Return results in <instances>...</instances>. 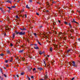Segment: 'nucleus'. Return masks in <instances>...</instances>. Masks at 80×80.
Masks as SVG:
<instances>
[{
  "instance_id": "obj_61",
  "label": "nucleus",
  "mask_w": 80,
  "mask_h": 80,
  "mask_svg": "<svg viewBox=\"0 0 80 80\" xmlns=\"http://www.w3.org/2000/svg\"><path fill=\"white\" fill-rule=\"evenodd\" d=\"M77 11H78V12H79V13H80V11H78V10H77Z\"/></svg>"
},
{
  "instance_id": "obj_28",
  "label": "nucleus",
  "mask_w": 80,
  "mask_h": 80,
  "mask_svg": "<svg viewBox=\"0 0 80 80\" xmlns=\"http://www.w3.org/2000/svg\"><path fill=\"white\" fill-rule=\"evenodd\" d=\"M52 3H56V2L55 1H52Z\"/></svg>"
},
{
  "instance_id": "obj_21",
  "label": "nucleus",
  "mask_w": 80,
  "mask_h": 80,
  "mask_svg": "<svg viewBox=\"0 0 80 80\" xmlns=\"http://www.w3.org/2000/svg\"><path fill=\"white\" fill-rule=\"evenodd\" d=\"M46 13H48V14H49V13H50V12H49V11L48 10H47L46 11Z\"/></svg>"
},
{
  "instance_id": "obj_8",
  "label": "nucleus",
  "mask_w": 80,
  "mask_h": 80,
  "mask_svg": "<svg viewBox=\"0 0 80 80\" xmlns=\"http://www.w3.org/2000/svg\"><path fill=\"white\" fill-rule=\"evenodd\" d=\"M71 51H72L71 49H69V50H68L67 52V53H68L69 52H71Z\"/></svg>"
},
{
  "instance_id": "obj_25",
  "label": "nucleus",
  "mask_w": 80,
  "mask_h": 80,
  "mask_svg": "<svg viewBox=\"0 0 80 80\" xmlns=\"http://www.w3.org/2000/svg\"><path fill=\"white\" fill-rule=\"evenodd\" d=\"M54 49H55V50H56H56L57 51V50L58 49V48H55Z\"/></svg>"
},
{
  "instance_id": "obj_47",
  "label": "nucleus",
  "mask_w": 80,
  "mask_h": 80,
  "mask_svg": "<svg viewBox=\"0 0 80 80\" xmlns=\"http://www.w3.org/2000/svg\"><path fill=\"white\" fill-rule=\"evenodd\" d=\"M12 8H15L16 6H12Z\"/></svg>"
},
{
  "instance_id": "obj_31",
  "label": "nucleus",
  "mask_w": 80,
  "mask_h": 80,
  "mask_svg": "<svg viewBox=\"0 0 80 80\" xmlns=\"http://www.w3.org/2000/svg\"><path fill=\"white\" fill-rule=\"evenodd\" d=\"M16 18H18V16L17 15L16 16Z\"/></svg>"
},
{
  "instance_id": "obj_34",
  "label": "nucleus",
  "mask_w": 80,
  "mask_h": 80,
  "mask_svg": "<svg viewBox=\"0 0 80 80\" xmlns=\"http://www.w3.org/2000/svg\"><path fill=\"white\" fill-rule=\"evenodd\" d=\"M36 70V69L35 68H34L32 69L33 71H34V70Z\"/></svg>"
},
{
  "instance_id": "obj_3",
  "label": "nucleus",
  "mask_w": 80,
  "mask_h": 80,
  "mask_svg": "<svg viewBox=\"0 0 80 80\" xmlns=\"http://www.w3.org/2000/svg\"><path fill=\"white\" fill-rule=\"evenodd\" d=\"M25 34V32H20L19 35H24Z\"/></svg>"
},
{
  "instance_id": "obj_13",
  "label": "nucleus",
  "mask_w": 80,
  "mask_h": 80,
  "mask_svg": "<svg viewBox=\"0 0 80 80\" xmlns=\"http://www.w3.org/2000/svg\"><path fill=\"white\" fill-rule=\"evenodd\" d=\"M15 33H13L12 34V36H13V38H15Z\"/></svg>"
},
{
  "instance_id": "obj_52",
  "label": "nucleus",
  "mask_w": 80,
  "mask_h": 80,
  "mask_svg": "<svg viewBox=\"0 0 80 80\" xmlns=\"http://www.w3.org/2000/svg\"><path fill=\"white\" fill-rule=\"evenodd\" d=\"M8 13H10V10H8Z\"/></svg>"
},
{
  "instance_id": "obj_2",
  "label": "nucleus",
  "mask_w": 80,
  "mask_h": 80,
  "mask_svg": "<svg viewBox=\"0 0 80 80\" xmlns=\"http://www.w3.org/2000/svg\"><path fill=\"white\" fill-rule=\"evenodd\" d=\"M45 76L44 77V79H41L40 80H46V79H47V78H48V76H47V72H46L45 73Z\"/></svg>"
},
{
  "instance_id": "obj_46",
  "label": "nucleus",
  "mask_w": 80,
  "mask_h": 80,
  "mask_svg": "<svg viewBox=\"0 0 80 80\" xmlns=\"http://www.w3.org/2000/svg\"><path fill=\"white\" fill-rule=\"evenodd\" d=\"M29 2H32V0H29Z\"/></svg>"
},
{
  "instance_id": "obj_18",
  "label": "nucleus",
  "mask_w": 80,
  "mask_h": 80,
  "mask_svg": "<svg viewBox=\"0 0 80 80\" xmlns=\"http://www.w3.org/2000/svg\"><path fill=\"white\" fill-rule=\"evenodd\" d=\"M44 64L45 65V67H47V65H46V63H45V61H44Z\"/></svg>"
},
{
  "instance_id": "obj_62",
  "label": "nucleus",
  "mask_w": 80,
  "mask_h": 80,
  "mask_svg": "<svg viewBox=\"0 0 80 80\" xmlns=\"http://www.w3.org/2000/svg\"><path fill=\"white\" fill-rule=\"evenodd\" d=\"M21 11L22 12H24V10L22 9V11Z\"/></svg>"
},
{
  "instance_id": "obj_36",
  "label": "nucleus",
  "mask_w": 80,
  "mask_h": 80,
  "mask_svg": "<svg viewBox=\"0 0 80 80\" xmlns=\"http://www.w3.org/2000/svg\"><path fill=\"white\" fill-rule=\"evenodd\" d=\"M34 36L37 35V34H36V33H34Z\"/></svg>"
},
{
  "instance_id": "obj_55",
  "label": "nucleus",
  "mask_w": 80,
  "mask_h": 80,
  "mask_svg": "<svg viewBox=\"0 0 80 80\" xmlns=\"http://www.w3.org/2000/svg\"><path fill=\"white\" fill-rule=\"evenodd\" d=\"M31 78H32V79L33 78V76H31Z\"/></svg>"
},
{
  "instance_id": "obj_60",
  "label": "nucleus",
  "mask_w": 80,
  "mask_h": 80,
  "mask_svg": "<svg viewBox=\"0 0 80 80\" xmlns=\"http://www.w3.org/2000/svg\"><path fill=\"white\" fill-rule=\"evenodd\" d=\"M6 66L7 67H8V65L7 64L6 65Z\"/></svg>"
},
{
  "instance_id": "obj_33",
  "label": "nucleus",
  "mask_w": 80,
  "mask_h": 80,
  "mask_svg": "<svg viewBox=\"0 0 80 80\" xmlns=\"http://www.w3.org/2000/svg\"><path fill=\"white\" fill-rule=\"evenodd\" d=\"M71 32H73V30L72 29L70 31Z\"/></svg>"
},
{
  "instance_id": "obj_49",
  "label": "nucleus",
  "mask_w": 80,
  "mask_h": 80,
  "mask_svg": "<svg viewBox=\"0 0 80 80\" xmlns=\"http://www.w3.org/2000/svg\"><path fill=\"white\" fill-rule=\"evenodd\" d=\"M10 46H11V47H12V46H13V44H11Z\"/></svg>"
},
{
  "instance_id": "obj_29",
  "label": "nucleus",
  "mask_w": 80,
  "mask_h": 80,
  "mask_svg": "<svg viewBox=\"0 0 80 80\" xmlns=\"http://www.w3.org/2000/svg\"><path fill=\"white\" fill-rule=\"evenodd\" d=\"M54 34H57V32H56V31H54Z\"/></svg>"
},
{
  "instance_id": "obj_50",
  "label": "nucleus",
  "mask_w": 80,
  "mask_h": 80,
  "mask_svg": "<svg viewBox=\"0 0 80 80\" xmlns=\"http://www.w3.org/2000/svg\"><path fill=\"white\" fill-rule=\"evenodd\" d=\"M16 77H17L18 78L19 76H18V75L17 74L16 75Z\"/></svg>"
},
{
  "instance_id": "obj_23",
  "label": "nucleus",
  "mask_w": 80,
  "mask_h": 80,
  "mask_svg": "<svg viewBox=\"0 0 80 80\" xmlns=\"http://www.w3.org/2000/svg\"><path fill=\"white\" fill-rule=\"evenodd\" d=\"M64 24H65L66 25H67L68 24V22H65Z\"/></svg>"
},
{
  "instance_id": "obj_48",
  "label": "nucleus",
  "mask_w": 80,
  "mask_h": 80,
  "mask_svg": "<svg viewBox=\"0 0 80 80\" xmlns=\"http://www.w3.org/2000/svg\"><path fill=\"white\" fill-rule=\"evenodd\" d=\"M12 60L13 59L11 58V60H10V62H12Z\"/></svg>"
},
{
  "instance_id": "obj_45",
  "label": "nucleus",
  "mask_w": 80,
  "mask_h": 80,
  "mask_svg": "<svg viewBox=\"0 0 80 80\" xmlns=\"http://www.w3.org/2000/svg\"><path fill=\"white\" fill-rule=\"evenodd\" d=\"M2 13H3V14H5V12L3 11L2 12Z\"/></svg>"
},
{
  "instance_id": "obj_30",
  "label": "nucleus",
  "mask_w": 80,
  "mask_h": 80,
  "mask_svg": "<svg viewBox=\"0 0 80 80\" xmlns=\"http://www.w3.org/2000/svg\"><path fill=\"white\" fill-rule=\"evenodd\" d=\"M47 5H48V7H50V4H49V3H48V2L47 3Z\"/></svg>"
},
{
  "instance_id": "obj_22",
  "label": "nucleus",
  "mask_w": 80,
  "mask_h": 80,
  "mask_svg": "<svg viewBox=\"0 0 80 80\" xmlns=\"http://www.w3.org/2000/svg\"><path fill=\"white\" fill-rule=\"evenodd\" d=\"M26 8H28V9H29V8H30V7H28V5H26Z\"/></svg>"
},
{
  "instance_id": "obj_38",
  "label": "nucleus",
  "mask_w": 80,
  "mask_h": 80,
  "mask_svg": "<svg viewBox=\"0 0 80 80\" xmlns=\"http://www.w3.org/2000/svg\"><path fill=\"white\" fill-rule=\"evenodd\" d=\"M67 8V6H64V8Z\"/></svg>"
},
{
  "instance_id": "obj_1",
  "label": "nucleus",
  "mask_w": 80,
  "mask_h": 80,
  "mask_svg": "<svg viewBox=\"0 0 80 80\" xmlns=\"http://www.w3.org/2000/svg\"><path fill=\"white\" fill-rule=\"evenodd\" d=\"M62 33L60 32L58 35V37H60L61 38H63V40H67V37L66 36L63 37V36H62Z\"/></svg>"
},
{
  "instance_id": "obj_10",
  "label": "nucleus",
  "mask_w": 80,
  "mask_h": 80,
  "mask_svg": "<svg viewBox=\"0 0 80 80\" xmlns=\"http://www.w3.org/2000/svg\"><path fill=\"white\" fill-rule=\"evenodd\" d=\"M75 19H73V21H72V22H74V23H77V24H78V23L77 22H76V21H75Z\"/></svg>"
},
{
  "instance_id": "obj_41",
  "label": "nucleus",
  "mask_w": 80,
  "mask_h": 80,
  "mask_svg": "<svg viewBox=\"0 0 80 80\" xmlns=\"http://www.w3.org/2000/svg\"><path fill=\"white\" fill-rule=\"evenodd\" d=\"M4 76L5 77H7V76L5 74H4Z\"/></svg>"
},
{
  "instance_id": "obj_15",
  "label": "nucleus",
  "mask_w": 80,
  "mask_h": 80,
  "mask_svg": "<svg viewBox=\"0 0 80 80\" xmlns=\"http://www.w3.org/2000/svg\"><path fill=\"white\" fill-rule=\"evenodd\" d=\"M15 32H16V34H17V35L18 34H19V35H20V32H17V31H15Z\"/></svg>"
},
{
  "instance_id": "obj_39",
  "label": "nucleus",
  "mask_w": 80,
  "mask_h": 80,
  "mask_svg": "<svg viewBox=\"0 0 80 80\" xmlns=\"http://www.w3.org/2000/svg\"><path fill=\"white\" fill-rule=\"evenodd\" d=\"M22 59L23 60V61H24L25 60V58H22Z\"/></svg>"
},
{
  "instance_id": "obj_17",
  "label": "nucleus",
  "mask_w": 80,
  "mask_h": 80,
  "mask_svg": "<svg viewBox=\"0 0 80 80\" xmlns=\"http://www.w3.org/2000/svg\"><path fill=\"white\" fill-rule=\"evenodd\" d=\"M24 74H25V73L23 72H22L21 73V75H24Z\"/></svg>"
},
{
  "instance_id": "obj_24",
  "label": "nucleus",
  "mask_w": 80,
  "mask_h": 80,
  "mask_svg": "<svg viewBox=\"0 0 80 80\" xmlns=\"http://www.w3.org/2000/svg\"><path fill=\"white\" fill-rule=\"evenodd\" d=\"M54 47H55V48H58V47H57V45H55Z\"/></svg>"
},
{
  "instance_id": "obj_7",
  "label": "nucleus",
  "mask_w": 80,
  "mask_h": 80,
  "mask_svg": "<svg viewBox=\"0 0 80 80\" xmlns=\"http://www.w3.org/2000/svg\"><path fill=\"white\" fill-rule=\"evenodd\" d=\"M39 53L40 55H42V54H43V53H44V52H42L41 51H39Z\"/></svg>"
},
{
  "instance_id": "obj_54",
  "label": "nucleus",
  "mask_w": 80,
  "mask_h": 80,
  "mask_svg": "<svg viewBox=\"0 0 80 80\" xmlns=\"http://www.w3.org/2000/svg\"><path fill=\"white\" fill-rule=\"evenodd\" d=\"M28 78L29 80H30V78L28 77Z\"/></svg>"
},
{
  "instance_id": "obj_5",
  "label": "nucleus",
  "mask_w": 80,
  "mask_h": 80,
  "mask_svg": "<svg viewBox=\"0 0 80 80\" xmlns=\"http://www.w3.org/2000/svg\"><path fill=\"white\" fill-rule=\"evenodd\" d=\"M6 52L8 54H10V55H11V53L10 52V50H9V49L7 50Z\"/></svg>"
},
{
  "instance_id": "obj_51",
  "label": "nucleus",
  "mask_w": 80,
  "mask_h": 80,
  "mask_svg": "<svg viewBox=\"0 0 80 80\" xmlns=\"http://www.w3.org/2000/svg\"><path fill=\"white\" fill-rule=\"evenodd\" d=\"M58 22L59 23H60L61 22V21H60V20H58Z\"/></svg>"
},
{
  "instance_id": "obj_53",
  "label": "nucleus",
  "mask_w": 80,
  "mask_h": 80,
  "mask_svg": "<svg viewBox=\"0 0 80 80\" xmlns=\"http://www.w3.org/2000/svg\"><path fill=\"white\" fill-rule=\"evenodd\" d=\"M54 16L55 17H57V14H54Z\"/></svg>"
},
{
  "instance_id": "obj_32",
  "label": "nucleus",
  "mask_w": 80,
  "mask_h": 80,
  "mask_svg": "<svg viewBox=\"0 0 80 80\" xmlns=\"http://www.w3.org/2000/svg\"><path fill=\"white\" fill-rule=\"evenodd\" d=\"M18 13H22L21 11H18Z\"/></svg>"
},
{
  "instance_id": "obj_58",
  "label": "nucleus",
  "mask_w": 80,
  "mask_h": 80,
  "mask_svg": "<svg viewBox=\"0 0 80 80\" xmlns=\"http://www.w3.org/2000/svg\"><path fill=\"white\" fill-rule=\"evenodd\" d=\"M78 41H79V42H80V38H78Z\"/></svg>"
},
{
  "instance_id": "obj_37",
  "label": "nucleus",
  "mask_w": 80,
  "mask_h": 80,
  "mask_svg": "<svg viewBox=\"0 0 80 80\" xmlns=\"http://www.w3.org/2000/svg\"><path fill=\"white\" fill-rule=\"evenodd\" d=\"M36 15H38V16H39V13L37 12L36 13Z\"/></svg>"
},
{
  "instance_id": "obj_59",
  "label": "nucleus",
  "mask_w": 80,
  "mask_h": 80,
  "mask_svg": "<svg viewBox=\"0 0 80 80\" xmlns=\"http://www.w3.org/2000/svg\"><path fill=\"white\" fill-rule=\"evenodd\" d=\"M31 69H29V72H31Z\"/></svg>"
},
{
  "instance_id": "obj_14",
  "label": "nucleus",
  "mask_w": 80,
  "mask_h": 80,
  "mask_svg": "<svg viewBox=\"0 0 80 80\" xmlns=\"http://www.w3.org/2000/svg\"><path fill=\"white\" fill-rule=\"evenodd\" d=\"M38 70H43V68H38Z\"/></svg>"
},
{
  "instance_id": "obj_26",
  "label": "nucleus",
  "mask_w": 80,
  "mask_h": 80,
  "mask_svg": "<svg viewBox=\"0 0 80 80\" xmlns=\"http://www.w3.org/2000/svg\"><path fill=\"white\" fill-rule=\"evenodd\" d=\"M20 40L19 39V40H18V41H17V43H18V42L20 43Z\"/></svg>"
},
{
  "instance_id": "obj_40",
  "label": "nucleus",
  "mask_w": 80,
  "mask_h": 80,
  "mask_svg": "<svg viewBox=\"0 0 80 80\" xmlns=\"http://www.w3.org/2000/svg\"><path fill=\"white\" fill-rule=\"evenodd\" d=\"M5 62H6V63H8V60H6Z\"/></svg>"
},
{
  "instance_id": "obj_63",
  "label": "nucleus",
  "mask_w": 80,
  "mask_h": 80,
  "mask_svg": "<svg viewBox=\"0 0 80 80\" xmlns=\"http://www.w3.org/2000/svg\"><path fill=\"white\" fill-rule=\"evenodd\" d=\"M51 63L52 64V65H53V62H51Z\"/></svg>"
},
{
  "instance_id": "obj_9",
  "label": "nucleus",
  "mask_w": 80,
  "mask_h": 80,
  "mask_svg": "<svg viewBox=\"0 0 80 80\" xmlns=\"http://www.w3.org/2000/svg\"><path fill=\"white\" fill-rule=\"evenodd\" d=\"M49 50L50 52H52V51H53V49H52V48L51 47L50 48Z\"/></svg>"
},
{
  "instance_id": "obj_35",
  "label": "nucleus",
  "mask_w": 80,
  "mask_h": 80,
  "mask_svg": "<svg viewBox=\"0 0 80 80\" xmlns=\"http://www.w3.org/2000/svg\"><path fill=\"white\" fill-rule=\"evenodd\" d=\"M7 8H8L9 9V10H10V9H11V8H10V7H7Z\"/></svg>"
},
{
  "instance_id": "obj_11",
  "label": "nucleus",
  "mask_w": 80,
  "mask_h": 80,
  "mask_svg": "<svg viewBox=\"0 0 80 80\" xmlns=\"http://www.w3.org/2000/svg\"><path fill=\"white\" fill-rule=\"evenodd\" d=\"M24 51V50L23 49L22 50H20L19 51V53H22V52H23Z\"/></svg>"
},
{
  "instance_id": "obj_56",
  "label": "nucleus",
  "mask_w": 80,
  "mask_h": 80,
  "mask_svg": "<svg viewBox=\"0 0 80 80\" xmlns=\"http://www.w3.org/2000/svg\"><path fill=\"white\" fill-rule=\"evenodd\" d=\"M55 23H55V22H53V25H55Z\"/></svg>"
},
{
  "instance_id": "obj_12",
  "label": "nucleus",
  "mask_w": 80,
  "mask_h": 80,
  "mask_svg": "<svg viewBox=\"0 0 80 80\" xmlns=\"http://www.w3.org/2000/svg\"><path fill=\"white\" fill-rule=\"evenodd\" d=\"M34 49H36V50H38L39 49V48H38V47L37 46L36 47H34Z\"/></svg>"
},
{
  "instance_id": "obj_42",
  "label": "nucleus",
  "mask_w": 80,
  "mask_h": 80,
  "mask_svg": "<svg viewBox=\"0 0 80 80\" xmlns=\"http://www.w3.org/2000/svg\"><path fill=\"white\" fill-rule=\"evenodd\" d=\"M74 79H75V78H72V79H71V80H74Z\"/></svg>"
},
{
  "instance_id": "obj_16",
  "label": "nucleus",
  "mask_w": 80,
  "mask_h": 80,
  "mask_svg": "<svg viewBox=\"0 0 80 80\" xmlns=\"http://www.w3.org/2000/svg\"><path fill=\"white\" fill-rule=\"evenodd\" d=\"M37 42H38V44H39V45H42V44H41V43H40V42H39V41H38V40H37Z\"/></svg>"
},
{
  "instance_id": "obj_6",
  "label": "nucleus",
  "mask_w": 80,
  "mask_h": 80,
  "mask_svg": "<svg viewBox=\"0 0 80 80\" xmlns=\"http://www.w3.org/2000/svg\"><path fill=\"white\" fill-rule=\"evenodd\" d=\"M20 30H22V31H25V30H27V29L24 28V27H23V28H20Z\"/></svg>"
},
{
  "instance_id": "obj_20",
  "label": "nucleus",
  "mask_w": 80,
  "mask_h": 80,
  "mask_svg": "<svg viewBox=\"0 0 80 80\" xmlns=\"http://www.w3.org/2000/svg\"><path fill=\"white\" fill-rule=\"evenodd\" d=\"M0 55L1 57H3V56L4 55V54H3V53H2L0 54Z\"/></svg>"
},
{
  "instance_id": "obj_19",
  "label": "nucleus",
  "mask_w": 80,
  "mask_h": 80,
  "mask_svg": "<svg viewBox=\"0 0 80 80\" xmlns=\"http://www.w3.org/2000/svg\"><path fill=\"white\" fill-rule=\"evenodd\" d=\"M69 27H70L71 28H72V26H71V24H70V23H69Z\"/></svg>"
},
{
  "instance_id": "obj_4",
  "label": "nucleus",
  "mask_w": 80,
  "mask_h": 80,
  "mask_svg": "<svg viewBox=\"0 0 80 80\" xmlns=\"http://www.w3.org/2000/svg\"><path fill=\"white\" fill-rule=\"evenodd\" d=\"M72 63H73L72 65L73 67H77V65L75 64V62L73 61Z\"/></svg>"
},
{
  "instance_id": "obj_64",
  "label": "nucleus",
  "mask_w": 80,
  "mask_h": 80,
  "mask_svg": "<svg viewBox=\"0 0 80 80\" xmlns=\"http://www.w3.org/2000/svg\"><path fill=\"white\" fill-rule=\"evenodd\" d=\"M25 16L26 18H27V15L26 14L25 15Z\"/></svg>"
},
{
  "instance_id": "obj_57",
  "label": "nucleus",
  "mask_w": 80,
  "mask_h": 80,
  "mask_svg": "<svg viewBox=\"0 0 80 80\" xmlns=\"http://www.w3.org/2000/svg\"><path fill=\"white\" fill-rule=\"evenodd\" d=\"M10 3H12V2H11V1H9V2Z\"/></svg>"
},
{
  "instance_id": "obj_44",
  "label": "nucleus",
  "mask_w": 80,
  "mask_h": 80,
  "mask_svg": "<svg viewBox=\"0 0 80 80\" xmlns=\"http://www.w3.org/2000/svg\"><path fill=\"white\" fill-rule=\"evenodd\" d=\"M9 2H10V1H9V0H8V1H7L6 2H8V3H9Z\"/></svg>"
},
{
  "instance_id": "obj_27",
  "label": "nucleus",
  "mask_w": 80,
  "mask_h": 80,
  "mask_svg": "<svg viewBox=\"0 0 80 80\" xmlns=\"http://www.w3.org/2000/svg\"><path fill=\"white\" fill-rule=\"evenodd\" d=\"M34 45H35V47H37V44H34Z\"/></svg>"
},
{
  "instance_id": "obj_43",
  "label": "nucleus",
  "mask_w": 80,
  "mask_h": 80,
  "mask_svg": "<svg viewBox=\"0 0 80 80\" xmlns=\"http://www.w3.org/2000/svg\"><path fill=\"white\" fill-rule=\"evenodd\" d=\"M16 45L17 46H18V42H17L16 43Z\"/></svg>"
}]
</instances>
